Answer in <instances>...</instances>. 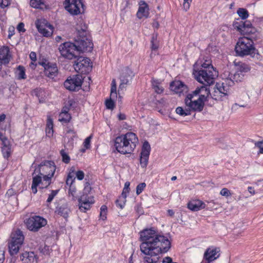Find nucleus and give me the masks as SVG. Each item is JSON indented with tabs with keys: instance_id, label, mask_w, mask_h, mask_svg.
Masks as SVG:
<instances>
[{
	"instance_id": "f257e3e1",
	"label": "nucleus",
	"mask_w": 263,
	"mask_h": 263,
	"mask_svg": "<svg viewBox=\"0 0 263 263\" xmlns=\"http://www.w3.org/2000/svg\"><path fill=\"white\" fill-rule=\"evenodd\" d=\"M140 238L142 241L140 250L146 256L144 263H160V255L167 252L171 243L168 238L159 234L154 228L145 229L140 232Z\"/></svg>"
},
{
	"instance_id": "f03ea898",
	"label": "nucleus",
	"mask_w": 263,
	"mask_h": 263,
	"mask_svg": "<svg viewBox=\"0 0 263 263\" xmlns=\"http://www.w3.org/2000/svg\"><path fill=\"white\" fill-rule=\"evenodd\" d=\"M56 170L54 162L45 160L35 168L33 173L31 190L33 194L37 192V187L41 189L47 187L51 183Z\"/></svg>"
},
{
	"instance_id": "7ed1b4c3",
	"label": "nucleus",
	"mask_w": 263,
	"mask_h": 263,
	"mask_svg": "<svg viewBox=\"0 0 263 263\" xmlns=\"http://www.w3.org/2000/svg\"><path fill=\"white\" fill-rule=\"evenodd\" d=\"M210 95L209 88L202 85L197 87L192 93L187 95L184 100L185 104L190 110L200 112L204 107V103Z\"/></svg>"
},
{
	"instance_id": "20e7f679",
	"label": "nucleus",
	"mask_w": 263,
	"mask_h": 263,
	"mask_svg": "<svg viewBox=\"0 0 263 263\" xmlns=\"http://www.w3.org/2000/svg\"><path fill=\"white\" fill-rule=\"evenodd\" d=\"M138 143V139L133 133H127L117 137L115 141V146L118 152L121 154H130Z\"/></svg>"
},
{
	"instance_id": "39448f33",
	"label": "nucleus",
	"mask_w": 263,
	"mask_h": 263,
	"mask_svg": "<svg viewBox=\"0 0 263 263\" xmlns=\"http://www.w3.org/2000/svg\"><path fill=\"white\" fill-rule=\"evenodd\" d=\"M193 74L196 80L199 83L206 85L214 83L215 79L218 76V73L214 67L209 69L194 70Z\"/></svg>"
},
{
	"instance_id": "423d86ee",
	"label": "nucleus",
	"mask_w": 263,
	"mask_h": 263,
	"mask_svg": "<svg viewBox=\"0 0 263 263\" xmlns=\"http://www.w3.org/2000/svg\"><path fill=\"white\" fill-rule=\"evenodd\" d=\"M235 49L237 54L241 57L252 54L255 51L253 41L248 37H240L238 39Z\"/></svg>"
},
{
	"instance_id": "0eeeda50",
	"label": "nucleus",
	"mask_w": 263,
	"mask_h": 263,
	"mask_svg": "<svg viewBox=\"0 0 263 263\" xmlns=\"http://www.w3.org/2000/svg\"><path fill=\"white\" fill-rule=\"evenodd\" d=\"M24 241V236L20 230H16L11 234V239L9 242V252L11 255L16 254Z\"/></svg>"
},
{
	"instance_id": "6e6552de",
	"label": "nucleus",
	"mask_w": 263,
	"mask_h": 263,
	"mask_svg": "<svg viewBox=\"0 0 263 263\" xmlns=\"http://www.w3.org/2000/svg\"><path fill=\"white\" fill-rule=\"evenodd\" d=\"M58 49L61 55L65 59L72 60L77 57V48L75 44L65 42L59 46Z\"/></svg>"
},
{
	"instance_id": "1a4fd4ad",
	"label": "nucleus",
	"mask_w": 263,
	"mask_h": 263,
	"mask_svg": "<svg viewBox=\"0 0 263 263\" xmlns=\"http://www.w3.org/2000/svg\"><path fill=\"white\" fill-rule=\"evenodd\" d=\"M25 224L27 228L30 231L37 232L46 225L47 220L41 216H34L27 219Z\"/></svg>"
},
{
	"instance_id": "9d476101",
	"label": "nucleus",
	"mask_w": 263,
	"mask_h": 263,
	"mask_svg": "<svg viewBox=\"0 0 263 263\" xmlns=\"http://www.w3.org/2000/svg\"><path fill=\"white\" fill-rule=\"evenodd\" d=\"M64 7L72 15H78L84 11L82 0H65Z\"/></svg>"
},
{
	"instance_id": "9b49d317",
	"label": "nucleus",
	"mask_w": 263,
	"mask_h": 263,
	"mask_svg": "<svg viewBox=\"0 0 263 263\" xmlns=\"http://www.w3.org/2000/svg\"><path fill=\"white\" fill-rule=\"evenodd\" d=\"M74 68L78 72L87 73L89 72L92 68V63L90 60L87 58L80 57L75 61L73 65Z\"/></svg>"
},
{
	"instance_id": "f8f14e48",
	"label": "nucleus",
	"mask_w": 263,
	"mask_h": 263,
	"mask_svg": "<svg viewBox=\"0 0 263 263\" xmlns=\"http://www.w3.org/2000/svg\"><path fill=\"white\" fill-rule=\"evenodd\" d=\"M83 78L80 74L69 77L64 83V87L70 91L79 90L82 84Z\"/></svg>"
},
{
	"instance_id": "ddd939ff",
	"label": "nucleus",
	"mask_w": 263,
	"mask_h": 263,
	"mask_svg": "<svg viewBox=\"0 0 263 263\" xmlns=\"http://www.w3.org/2000/svg\"><path fill=\"white\" fill-rule=\"evenodd\" d=\"M35 24L38 31L46 37L51 36L53 32L54 27L45 19L37 20Z\"/></svg>"
},
{
	"instance_id": "4468645a",
	"label": "nucleus",
	"mask_w": 263,
	"mask_h": 263,
	"mask_svg": "<svg viewBox=\"0 0 263 263\" xmlns=\"http://www.w3.org/2000/svg\"><path fill=\"white\" fill-rule=\"evenodd\" d=\"M39 64L44 67V73L47 77L53 78L57 75L58 70L56 64L42 60L39 62Z\"/></svg>"
},
{
	"instance_id": "2eb2a0df",
	"label": "nucleus",
	"mask_w": 263,
	"mask_h": 263,
	"mask_svg": "<svg viewBox=\"0 0 263 263\" xmlns=\"http://www.w3.org/2000/svg\"><path fill=\"white\" fill-rule=\"evenodd\" d=\"M75 44L77 48V51H90L93 48V44L88 39L87 36L84 37H78L75 39Z\"/></svg>"
},
{
	"instance_id": "dca6fc26",
	"label": "nucleus",
	"mask_w": 263,
	"mask_h": 263,
	"mask_svg": "<svg viewBox=\"0 0 263 263\" xmlns=\"http://www.w3.org/2000/svg\"><path fill=\"white\" fill-rule=\"evenodd\" d=\"M229 86L224 84V81L217 83L212 93V98L215 100H220L223 96L227 95L229 91Z\"/></svg>"
},
{
	"instance_id": "f3484780",
	"label": "nucleus",
	"mask_w": 263,
	"mask_h": 263,
	"mask_svg": "<svg viewBox=\"0 0 263 263\" xmlns=\"http://www.w3.org/2000/svg\"><path fill=\"white\" fill-rule=\"evenodd\" d=\"M134 76L133 72L129 68H125L123 69L120 76L121 83L119 85V89L121 90L124 89L126 85L129 84Z\"/></svg>"
},
{
	"instance_id": "a211bd4d",
	"label": "nucleus",
	"mask_w": 263,
	"mask_h": 263,
	"mask_svg": "<svg viewBox=\"0 0 263 263\" xmlns=\"http://www.w3.org/2000/svg\"><path fill=\"white\" fill-rule=\"evenodd\" d=\"M150 151L151 146L149 144L147 141H145L142 147L140 159V163L142 167L144 168L146 167L148 164Z\"/></svg>"
},
{
	"instance_id": "6ab92c4d",
	"label": "nucleus",
	"mask_w": 263,
	"mask_h": 263,
	"mask_svg": "<svg viewBox=\"0 0 263 263\" xmlns=\"http://www.w3.org/2000/svg\"><path fill=\"white\" fill-rule=\"evenodd\" d=\"M171 90L179 96L183 95L188 91L187 86L180 81H174L170 84Z\"/></svg>"
},
{
	"instance_id": "aec40b11",
	"label": "nucleus",
	"mask_w": 263,
	"mask_h": 263,
	"mask_svg": "<svg viewBox=\"0 0 263 263\" xmlns=\"http://www.w3.org/2000/svg\"><path fill=\"white\" fill-rule=\"evenodd\" d=\"M95 202L93 197L81 196L79 199V209L83 212H86V211L89 210Z\"/></svg>"
},
{
	"instance_id": "412c9836",
	"label": "nucleus",
	"mask_w": 263,
	"mask_h": 263,
	"mask_svg": "<svg viewBox=\"0 0 263 263\" xmlns=\"http://www.w3.org/2000/svg\"><path fill=\"white\" fill-rule=\"evenodd\" d=\"M88 34L87 26L82 19L78 20L76 26V35L77 38L84 37Z\"/></svg>"
},
{
	"instance_id": "4be33fe9",
	"label": "nucleus",
	"mask_w": 263,
	"mask_h": 263,
	"mask_svg": "<svg viewBox=\"0 0 263 263\" xmlns=\"http://www.w3.org/2000/svg\"><path fill=\"white\" fill-rule=\"evenodd\" d=\"M244 78V74L240 73L237 71L229 75L228 78H226L223 80L224 84L226 85L229 86L230 88V86H232L234 82H241Z\"/></svg>"
},
{
	"instance_id": "5701e85b",
	"label": "nucleus",
	"mask_w": 263,
	"mask_h": 263,
	"mask_svg": "<svg viewBox=\"0 0 263 263\" xmlns=\"http://www.w3.org/2000/svg\"><path fill=\"white\" fill-rule=\"evenodd\" d=\"M20 259L23 263H37V256L32 251H25L20 255Z\"/></svg>"
},
{
	"instance_id": "b1692460",
	"label": "nucleus",
	"mask_w": 263,
	"mask_h": 263,
	"mask_svg": "<svg viewBox=\"0 0 263 263\" xmlns=\"http://www.w3.org/2000/svg\"><path fill=\"white\" fill-rule=\"evenodd\" d=\"M220 249L218 248H210L206 249L204 253V259L215 260L220 256Z\"/></svg>"
},
{
	"instance_id": "393cba45",
	"label": "nucleus",
	"mask_w": 263,
	"mask_h": 263,
	"mask_svg": "<svg viewBox=\"0 0 263 263\" xmlns=\"http://www.w3.org/2000/svg\"><path fill=\"white\" fill-rule=\"evenodd\" d=\"M149 15L148 5L144 1L139 2V7L137 13V16L139 19L147 18Z\"/></svg>"
},
{
	"instance_id": "a878e982",
	"label": "nucleus",
	"mask_w": 263,
	"mask_h": 263,
	"mask_svg": "<svg viewBox=\"0 0 263 263\" xmlns=\"http://www.w3.org/2000/svg\"><path fill=\"white\" fill-rule=\"evenodd\" d=\"M9 49L7 47H3L0 48V66L8 64L10 60Z\"/></svg>"
},
{
	"instance_id": "bb28decb",
	"label": "nucleus",
	"mask_w": 263,
	"mask_h": 263,
	"mask_svg": "<svg viewBox=\"0 0 263 263\" xmlns=\"http://www.w3.org/2000/svg\"><path fill=\"white\" fill-rule=\"evenodd\" d=\"M206 204L201 200L196 199L190 201L187 204V208L193 211H198L205 208Z\"/></svg>"
},
{
	"instance_id": "cd10ccee",
	"label": "nucleus",
	"mask_w": 263,
	"mask_h": 263,
	"mask_svg": "<svg viewBox=\"0 0 263 263\" xmlns=\"http://www.w3.org/2000/svg\"><path fill=\"white\" fill-rule=\"evenodd\" d=\"M55 212L58 215L63 217L64 218H67L70 213V210L68 205L65 204L58 207Z\"/></svg>"
},
{
	"instance_id": "c85d7f7f",
	"label": "nucleus",
	"mask_w": 263,
	"mask_h": 263,
	"mask_svg": "<svg viewBox=\"0 0 263 263\" xmlns=\"http://www.w3.org/2000/svg\"><path fill=\"white\" fill-rule=\"evenodd\" d=\"M195 64L197 66H201L204 69H209L211 67H213L212 65L211 60L209 57L199 58Z\"/></svg>"
},
{
	"instance_id": "c756f323",
	"label": "nucleus",
	"mask_w": 263,
	"mask_h": 263,
	"mask_svg": "<svg viewBox=\"0 0 263 263\" xmlns=\"http://www.w3.org/2000/svg\"><path fill=\"white\" fill-rule=\"evenodd\" d=\"M2 152L6 159H8L10 156L12 150L9 141H5L4 143H2Z\"/></svg>"
},
{
	"instance_id": "7c9ffc66",
	"label": "nucleus",
	"mask_w": 263,
	"mask_h": 263,
	"mask_svg": "<svg viewBox=\"0 0 263 263\" xmlns=\"http://www.w3.org/2000/svg\"><path fill=\"white\" fill-rule=\"evenodd\" d=\"M234 65L236 67L237 71L243 73L248 72L250 70L249 66L241 62H234Z\"/></svg>"
},
{
	"instance_id": "2f4dec72",
	"label": "nucleus",
	"mask_w": 263,
	"mask_h": 263,
	"mask_svg": "<svg viewBox=\"0 0 263 263\" xmlns=\"http://www.w3.org/2000/svg\"><path fill=\"white\" fill-rule=\"evenodd\" d=\"M53 121L50 117H48L46 127V133L47 136H52L53 134Z\"/></svg>"
},
{
	"instance_id": "473e14b6",
	"label": "nucleus",
	"mask_w": 263,
	"mask_h": 263,
	"mask_svg": "<svg viewBox=\"0 0 263 263\" xmlns=\"http://www.w3.org/2000/svg\"><path fill=\"white\" fill-rule=\"evenodd\" d=\"M71 119V116L66 110H63L59 115V120L61 122L67 123Z\"/></svg>"
},
{
	"instance_id": "72a5a7b5",
	"label": "nucleus",
	"mask_w": 263,
	"mask_h": 263,
	"mask_svg": "<svg viewBox=\"0 0 263 263\" xmlns=\"http://www.w3.org/2000/svg\"><path fill=\"white\" fill-rule=\"evenodd\" d=\"M30 6L34 8L43 9L45 7L44 3L41 0H30Z\"/></svg>"
},
{
	"instance_id": "f704fd0d",
	"label": "nucleus",
	"mask_w": 263,
	"mask_h": 263,
	"mask_svg": "<svg viewBox=\"0 0 263 263\" xmlns=\"http://www.w3.org/2000/svg\"><path fill=\"white\" fill-rule=\"evenodd\" d=\"M176 112L179 115L183 117L191 115V110L189 108L184 109L182 107H178L176 109Z\"/></svg>"
},
{
	"instance_id": "c9c22d12",
	"label": "nucleus",
	"mask_w": 263,
	"mask_h": 263,
	"mask_svg": "<svg viewBox=\"0 0 263 263\" xmlns=\"http://www.w3.org/2000/svg\"><path fill=\"white\" fill-rule=\"evenodd\" d=\"M17 78L18 80L25 79L26 78L25 71L24 67L19 66L16 72Z\"/></svg>"
},
{
	"instance_id": "e433bc0d",
	"label": "nucleus",
	"mask_w": 263,
	"mask_h": 263,
	"mask_svg": "<svg viewBox=\"0 0 263 263\" xmlns=\"http://www.w3.org/2000/svg\"><path fill=\"white\" fill-rule=\"evenodd\" d=\"M153 88L157 93H161L163 91V88L157 81H153L152 82Z\"/></svg>"
},
{
	"instance_id": "4c0bfd02",
	"label": "nucleus",
	"mask_w": 263,
	"mask_h": 263,
	"mask_svg": "<svg viewBox=\"0 0 263 263\" xmlns=\"http://www.w3.org/2000/svg\"><path fill=\"white\" fill-rule=\"evenodd\" d=\"M69 197L71 198V200H76L77 199V190L74 185L70 186L68 191Z\"/></svg>"
},
{
	"instance_id": "58836bf2",
	"label": "nucleus",
	"mask_w": 263,
	"mask_h": 263,
	"mask_svg": "<svg viewBox=\"0 0 263 263\" xmlns=\"http://www.w3.org/2000/svg\"><path fill=\"white\" fill-rule=\"evenodd\" d=\"M126 198V197L121 196L116 201L117 206L120 208L121 209H122L125 206Z\"/></svg>"
},
{
	"instance_id": "ea45409f",
	"label": "nucleus",
	"mask_w": 263,
	"mask_h": 263,
	"mask_svg": "<svg viewBox=\"0 0 263 263\" xmlns=\"http://www.w3.org/2000/svg\"><path fill=\"white\" fill-rule=\"evenodd\" d=\"M65 136L68 138L69 137H76L77 136V134L73 128L67 127L65 129Z\"/></svg>"
},
{
	"instance_id": "a19ab883",
	"label": "nucleus",
	"mask_w": 263,
	"mask_h": 263,
	"mask_svg": "<svg viewBox=\"0 0 263 263\" xmlns=\"http://www.w3.org/2000/svg\"><path fill=\"white\" fill-rule=\"evenodd\" d=\"M237 12L239 16L243 20L247 18L249 16L247 10L244 8H239Z\"/></svg>"
},
{
	"instance_id": "79ce46f5",
	"label": "nucleus",
	"mask_w": 263,
	"mask_h": 263,
	"mask_svg": "<svg viewBox=\"0 0 263 263\" xmlns=\"http://www.w3.org/2000/svg\"><path fill=\"white\" fill-rule=\"evenodd\" d=\"M29 57L30 59L32 60V62L30 64V67L34 69L36 67V64H34L33 62H35L36 60V54L35 52L32 51L30 53Z\"/></svg>"
},
{
	"instance_id": "37998d69",
	"label": "nucleus",
	"mask_w": 263,
	"mask_h": 263,
	"mask_svg": "<svg viewBox=\"0 0 263 263\" xmlns=\"http://www.w3.org/2000/svg\"><path fill=\"white\" fill-rule=\"evenodd\" d=\"M107 208L105 205H103L100 209V217L103 220H105L106 218Z\"/></svg>"
},
{
	"instance_id": "c03bdc74",
	"label": "nucleus",
	"mask_w": 263,
	"mask_h": 263,
	"mask_svg": "<svg viewBox=\"0 0 263 263\" xmlns=\"http://www.w3.org/2000/svg\"><path fill=\"white\" fill-rule=\"evenodd\" d=\"M62 158V161L65 163H68L70 161V157L64 151V150H61L60 152Z\"/></svg>"
},
{
	"instance_id": "a18cd8bd",
	"label": "nucleus",
	"mask_w": 263,
	"mask_h": 263,
	"mask_svg": "<svg viewBox=\"0 0 263 263\" xmlns=\"http://www.w3.org/2000/svg\"><path fill=\"white\" fill-rule=\"evenodd\" d=\"M152 49V50H155L158 48V44L157 41V35H153L151 41Z\"/></svg>"
},
{
	"instance_id": "49530a36",
	"label": "nucleus",
	"mask_w": 263,
	"mask_h": 263,
	"mask_svg": "<svg viewBox=\"0 0 263 263\" xmlns=\"http://www.w3.org/2000/svg\"><path fill=\"white\" fill-rule=\"evenodd\" d=\"M75 178L73 177V175H72L71 173H70L67 176L66 179V184L70 186H73V183L74 181Z\"/></svg>"
},
{
	"instance_id": "de8ad7c7",
	"label": "nucleus",
	"mask_w": 263,
	"mask_h": 263,
	"mask_svg": "<svg viewBox=\"0 0 263 263\" xmlns=\"http://www.w3.org/2000/svg\"><path fill=\"white\" fill-rule=\"evenodd\" d=\"M234 26L235 28H237V29L239 31H243V28L245 27V23L241 21L240 23L237 22H235L234 23Z\"/></svg>"
},
{
	"instance_id": "09e8293b",
	"label": "nucleus",
	"mask_w": 263,
	"mask_h": 263,
	"mask_svg": "<svg viewBox=\"0 0 263 263\" xmlns=\"http://www.w3.org/2000/svg\"><path fill=\"white\" fill-rule=\"evenodd\" d=\"M115 98H110L109 100H106L105 102V105L107 108L109 109H113L115 107V103L113 100Z\"/></svg>"
},
{
	"instance_id": "8fccbe9b",
	"label": "nucleus",
	"mask_w": 263,
	"mask_h": 263,
	"mask_svg": "<svg viewBox=\"0 0 263 263\" xmlns=\"http://www.w3.org/2000/svg\"><path fill=\"white\" fill-rule=\"evenodd\" d=\"M92 138V135H90L89 137L86 138L84 142H83V145L85 149H89L90 147V141Z\"/></svg>"
},
{
	"instance_id": "3c124183",
	"label": "nucleus",
	"mask_w": 263,
	"mask_h": 263,
	"mask_svg": "<svg viewBox=\"0 0 263 263\" xmlns=\"http://www.w3.org/2000/svg\"><path fill=\"white\" fill-rule=\"evenodd\" d=\"M129 185L130 183L129 182H126L124 184V187L121 196L127 197V194L129 192Z\"/></svg>"
},
{
	"instance_id": "603ef678",
	"label": "nucleus",
	"mask_w": 263,
	"mask_h": 263,
	"mask_svg": "<svg viewBox=\"0 0 263 263\" xmlns=\"http://www.w3.org/2000/svg\"><path fill=\"white\" fill-rule=\"evenodd\" d=\"M40 252L44 255H49L50 252V248L49 246L45 245L40 247Z\"/></svg>"
},
{
	"instance_id": "864d4df0",
	"label": "nucleus",
	"mask_w": 263,
	"mask_h": 263,
	"mask_svg": "<svg viewBox=\"0 0 263 263\" xmlns=\"http://www.w3.org/2000/svg\"><path fill=\"white\" fill-rule=\"evenodd\" d=\"M146 186L145 183H141L139 184L136 187V193L138 195L140 194Z\"/></svg>"
},
{
	"instance_id": "5fc2aeb1",
	"label": "nucleus",
	"mask_w": 263,
	"mask_h": 263,
	"mask_svg": "<svg viewBox=\"0 0 263 263\" xmlns=\"http://www.w3.org/2000/svg\"><path fill=\"white\" fill-rule=\"evenodd\" d=\"M58 192V190H52L51 191V194H50L48 196V199L47 200V202L50 203L52 201L54 197L57 194Z\"/></svg>"
},
{
	"instance_id": "6e6d98bb",
	"label": "nucleus",
	"mask_w": 263,
	"mask_h": 263,
	"mask_svg": "<svg viewBox=\"0 0 263 263\" xmlns=\"http://www.w3.org/2000/svg\"><path fill=\"white\" fill-rule=\"evenodd\" d=\"M220 194L222 196L229 197L231 195L230 191L227 188H223L220 192Z\"/></svg>"
},
{
	"instance_id": "4d7b16f0",
	"label": "nucleus",
	"mask_w": 263,
	"mask_h": 263,
	"mask_svg": "<svg viewBox=\"0 0 263 263\" xmlns=\"http://www.w3.org/2000/svg\"><path fill=\"white\" fill-rule=\"evenodd\" d=\"M117 87L114 86L111 87L110 90V98H117Z\"/></svg>"
},
{
	"instance_id": "13d9d810",
	"label": "nucleus",
	"mask_w": 263,
	"mask_h": 263,
	"mask_svg": "<svg viewBox=\"0 0 263 263\" xmlns=\"http://www.w3.org/2000/svg\"><path fill=\"white\" fill-rule=\"evenodd\" d=\"M76 177L79 180H82L84 177V173L82 171H78L76 173Z\"/></svg>"
},
{
	"instance_id": "bf43d9fd",
	"label": "nucleus",
	"mask_w": 263,
	"mask_h": 263,
	"mask_svg": "<svg viewBox=\"0 0 263 263\" xmlns=\"http://www.w3.org/2000/svg\"><path fill=\"white\" fill-rule=\"evenodd\" d=\"M183 1H184L183 4V9L185 11H187L190 8V3H191V2H190V1H185V0H183Z\"/></svg>"
},
{
	"instance_id": "052dcab7",
	"label": "nucleus",
	"mask_w": 263,
	"mask_h": 263,
	"mask_svg": "<svg viewBox=\"0 0 263 263\" xmlns=\"http://www.w3.org/2000/svg\"><path fill=\"white\" fill-rule=\"evenodd\" d=\"M255 146L259 149V153L263 154V141H259L255 143Z\"/></svg>"
},
{
	"instance_id": "680f3d73",
	"label": "nucleus",
	"mask_w": 263,
	"mask_h": 263,
	"mask_svg": "<svg viewBox=\"0 0 263 263\" xmlns=\"http://www.w3.org/2000/svg\"><path fill=\"white\" fill-rule=\"evenodd\" d=\"M11 0H2L0 6L2 8H5L10 4Z\"/></svg>"
},
{
	"instance_id": "e2e57ef3",
	"label": "nucleus",
	"mask_w": 263,
	"mask_h": 263,
	"mask_svg": "<svg viewBox=\"0 0 263 263\" xmlns=\"http://www.w3.org/2000/svg\"><path fill=\"white\" fill-rule=\"evenodd\" d=\"M15 194V191L13 189H9L6 194V196L8 198H10V197L13 196Z\"/></svg>"
},
{
	"instance_id": "0e129e2a",
	"label": "nucleus",
	"mask_w": 263,
	"mask_h": 263,
	"mask_svg": "<svg viewBox=\"0 0 263 263\" xmlns=\"http://www.w3.org/2000/svg\"><path fill=\"white\" fill-rule=\"evenodd\" d=\"M43 92V90L40 88H37L34 89L33 92V95L36 96L37 97H39L41 96V94Z\"/></svg>"
},
{
	"instance_id": "69168bd1",
	"label": "nucleus",
	"mask_w": 263,
	"mask_h": 263,
	"mask_svg": "<svg viewBox=\"0 0 263 263\" xmlns=\"http://www.w3.org/2000/svg\"><path fill=\"white\" fill-rule=\"evenodd\" d=\"M17 29L19 32H24L25 31V29L24 28V24L23 23H19L17 25Z\"/></svg>"
},
{
	"instance_id": "338daca9",
	"label": "nucleus",
	"mask_w": 263,
	"mask_h": 263,
	"mask_svg": "<svg viewBox=\"0 0 263 263\" xmlns=\"http://www.w3.org/2000/svg\"><path fill=\"white\" fill-rule=\"evenodd\" d=\"M5 260V252L0 249V263H3Z\"/></svg>"
},
{
	"instance_id": "774afa93",
	"label": "nucleus",
	"mask_w": 263,
	"mask_h": 263,
	"mask_svg": "<svg viewBox=\"0 0 263 263\" xmlns=\"http://www.w3.org/2000/svg\"><path fill=\"white\" fill-rule=\"evenodd\" d=\"M172 259L170 257H166L162 260V263H172Z\"/></svg>"
}]
</instances>
